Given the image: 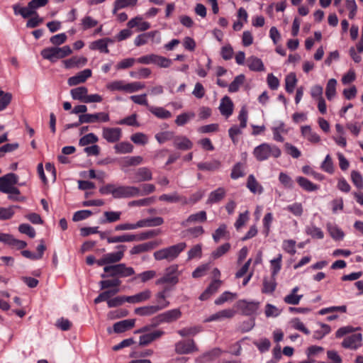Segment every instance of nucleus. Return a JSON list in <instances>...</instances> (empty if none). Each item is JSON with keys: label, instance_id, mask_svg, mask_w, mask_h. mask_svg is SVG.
I'll return each mask as SVG.
<instances>
[{"label": "nucleus", "instance_id": "ddd939ff", "mask_svg": "<svg viewBox=\"0 0 363 363\" xmlns=\"http://www.w3.org/2000/svg\"><path fill=\"white\" fill-rule=\"evenodd\" d=\"M171 288L169 286H164L162 290L155 294V301L157 304L155 305L159 308V310H163L169 306V301H167L169 296V292Z\"/></svg>", "mask_w": 363, "mask_h": 363}, {"label": "nucleus", "instance_id": "7ed1b4c3", "mask_svg": "<svg viewBox=\"0 0 363 363\" xmlns=\"http://www.w3.org/2000/svg\"><path fill=\"white\" fill-rule=\"evenodd\" d=\"M252 154L257 161L262 162L271 157L274 158L279 157L281 151L275 145L263 143L254 148Z\"/></svg>", "mask_w": 363, "mask_h": 363}, {"label": "nucleus", "instance_id": "e433bc0d", "mask_svg": "<svg viewBox=\"0 0 363 363\" xmlns=\"http://www.w3.org/2000/svg\"><path fill=\"white\" fill-rule=\"evenodd\" d=\"M296 182L298 185L306 191H314L319 189V186L317 184L312 183L308 179L303 177H298L296 178Z\"/></svg>", "mask_w": 363, "mask_h": 363}, {"label": "nucleus", "instance_id": "e2e57ef3", "mask_svg": "<svg viewBox=\"0 0 363 363\" xmlns=\"http://www.w3.org/2000/svg\"><path fill=\"white\" fill-rule=\"evenodd\" d=\"M328 229L330 236L333 239L340 240L344 238L345 234L343 231L337 226L329 225Z\"/></svg>", "mask_w": 363, "mask_h": 363}, {"label": "nucleus", "instance_id": "864d4df0", "mask_svg": "<svg viewBox=\"0 0 363 363\" xmlns=\"http://www.w3.org/2000/svg\"><path fill=\"white\" fill-rule=\"evenodd\" d=\"M105 220L102 223H113L118 221L121 218V212L120 211H105L104 213Z\"/></svg>", "mask_w": 363, "mask_h": 363}, {"label": "nucleus", "instance_id": "09e8293b", "mask_svg": "<svg viewBox=\"0 0 363 363\" xmlns=\"http://www.w3.org/2000/svg\"><path fill=\"white\" fill-rule=\"evenodd\" d=\"M201 331V327L200 326H192L189 328H184L177 331L182 337L194 336Z\"/></svg>", "mask_w": 363, "mask_h": 363}, {"label": "nucleus", "instance_id": "6e6d98bb", "mask_svg": "<svg viewBox=\"0 0 363 363\" xmlns=\"http://www.w3.org/2000/svg\"><path fill=\"white\" fill-rule=\"evenodd\" d=\"M118 125H127L129 126H139V123L137 121V114L133 113L126 118H124L116 123Z\"/></svg>", "mask_w": 363, "mask_h": 363}, {"label": "nucleus", "instance_id": "cd10ccee", "mask_svg": "<svg viewBox=\"0 0 363 363\" xmlns=\"http://www.w3.org/2000/svg\"><path fill=\"white\" fill-rule=\"evenodd\" d=\"M303 136L312 143H318L320 140V136L312 130L311 126L305 125L301 128Z\"/></svg>", "mask_w": 363, "mask_h": 363}, {"label": "nucleus", "instance_id": "4d7b16f0", "mask_svg": "<svg viewBox=\"0 0 363 363\" xmlns=\"http://www.w3.org/2000/svg\"><path fill=\"white\" fill-rule=\"evenodd\" d=\"M320 168L325 172L333 174L334 172V164L330 155H327L323 161Z\"/></svg>", "mask_w": 363, "mask_h": 363}, {"label": "nucleus", "instance_id": "4be33fe9", "mask_svg": "<svg viewBox=\"0 0 363 363\" xmlns=\"http://www.w3.org/2000/svg\"><path fill=\"white\" fill-rule=\"evenodd\" d=\"M134 179L135 182L150 181L152 179V174L147 167H140L135 171Z\"/></svg>", "mask_w": 363, "mask_h": 363}, {"label": "nucleus", "instance_id": "bf43d9fd", "mask_svg": "<svg viewBox=\"0 0 363 363\" xmlns=\"http://www.w3.org/2000/svg\"><path fill=\"white\" fill-rule=\"evenodd\" d=\"M121 281L116 278L113 279L102 280L99 282V286L101 289H106L110 287H118L121 285Z\"/></svg>", "mask_w": 363, "mask_h": 363}, {"label": "nucleus", "instance_id": "20e7f679", "mask_svg": "<svg viewBox=\"0 0 363 363\" xmlns=\"http://www.w3.org/2000/svg\"><path fill=\"white\" fill-rule=\"evenodd\" d=\"M72 52V49L69 45H65L62 48L50 47L45 48L41 51L40 54L44 59L54 62L58 59L64 58L69 55Z\"/></svg>", "mask_w": 363, "mask_h": 363}, {"label": "nucleus", "instance_id": "0e129e2a", "mask_svg": "<svg viewBox=\"0 0 363 363\" xmlns=\"http://www.w3.org/2000/svg\"><path fill=\"white\" fill-rule=\"evenodd\" d=\"M130 140L137 145H144L148 143V137L143 133L133 134Z\"/></svg>", "mask_w": 363, "mask_h": 363}, {"label": "nucleus", "instance_id": "774afa93", "mask_svg": "<svg viewBox=\"0 0 363 363\" xmlns=\"http://www.w3.org/2000/svg\"><path fill=\"white\" fill-rule=\"evenodd\" d=\"M245 175L243 172V165L241 163H237L233 168L230 177L233 179H237Z\"/></svg>", "mask_w": 363, "mask_h": 363}, {"label": "nucleus", "instance_id": "1a4fd4ad", "mask_svg": "<svg viewBox=\"0 0 363 363\" xmlns=\"http://www.w3.org/2000/svg\"><path fill=\"white\" fill-rule=\"evenodd\" d=\"M174 350L179 354H191L199 350L194 340L189 339L177 342L174 345Z\"/></svg>", "mask_w": 363, "mask_h": 363}, {"label": "nucleus", "instance_id": "a19ab883", "mask_svg": "<svg viewBox=\"0 0 363 363\" xmlns=\"http://www.w3.org/2000/svg\"><path fill=\"white\" fill-rule=\"evenodd\" d=\"M119 292V289H113L111 290L105 291L101 293L95 299L94 303L97 304L102 301H107L110 300V298L118 294Z\"/></svg>", "mask_w": 363, "mask_h": 363}, {"label": "nucleus", "instance_id": "13d9d810", "mask_svg": "<svg viewBox=\"0 0 363 363\" xmlns=\"http://www.w3.org/2000/svg\"><path fill=\"white\" fill-rule=\"evenodd\" d=\"M110 91H122L125 92V82L123 80L113 81L106 85Z\"/></svg>", "mask_w": 363, "mask_h": 363}, {"label": "nucleus", "instance_id": "423d86ee", "mask_svg": "<svg viewBox=\"0 0 363 363\" xmlns=\"http://www.w3.org/2000/svg\"><path fill=\"white\" fill-rule=\"evenodd\" d=\"M137 61L145 65L154 64L160 68H168L172 64V60L155 54L142 56Z\"/></svg>", "mask_w": 363, "mask_h": 363}, {"label": "nucleus", "instance_id": "f257e3e1", "mask_svg": "<svg viewBox=\"0 0 363 363\" xmlns=\"http://www.w3.org/2000/svg\"><path fill=\"white\" fill-rule=\"evenodd\" d=\"M18 182V177L13 173H9L0 177V191L9 194V199L18 201L20 191L15 185Z\"/></svg>", "mask_w": 363, "mask_h": 363}, {"label": "nucleus", "instance_id": "bb28decb", "mask_svg": "<svg viewBox=\"0 0 363 363\" xmlns=\"http://www.w3.org/2000/svg\"><path fill=\"white\" fill-rule=\"evenodd\" d=\"M128 26L130 28L138 27V30L145 31L150 28V24L148 22L143 21L141 17L137 16L128 21Z\"/></svg>", "mask_w": 363, "mask_h": 363}, {"label": "nucleus", "instance_id": "0eeeda50", "mask_svg": "<svg viewBox=\"0 0 363 363\" xmlns=\"http://www.w3.org/2000/svg\"><path fill=\"white\" fill-rule=\"evenodd\" d=\"M179 267L177 264H172L168 267L165 269L164 274L158 279L155 284L157 285H161L164 284H169L173 286L176 285L179 282Z\"/></svg>", "mask_w": 363, "mask_h": 363}, {"label": "nucleus", "instance_id": "37998d69", "mask_svg": "<svg viewBox=\"0 0 363 363\" xmlns=\"http://www.w3.org/2000/svg\"><path fill=\"white\" fill-rule=\"evenodd\" d=\"M155 138L160 144H163L174 138V133L173 131H162L157 133Z\"/></svg>", "mask_w": 363, "mask_h": 363}, {"label": "nucleus", "instance_id": "c756f323", "mask_svg": "<svg viewBox=\"0 0 363 363\" xmlns=\"http://www.w3.org/2000/svg\"><path fill=\"white\" fill-rule=\"evenodd\" d=\"M299 290L298 286H295L292 289L290 294L286 296L284 301L286 303L289 305H297L303 298V295H298L297 292Z\"/></svg>", "mask_w": 363, "mask_h": 363}, {"label": "nucleus", "instance_id": "b1692460", "mask_svg": "<svg viewBox=\"0 0 363 363\" xmlns=\"http://www.w3.org/2000/svg\"><path fill=\"white\" fill-rule=\"evenodd\" d=\"M135 323V319H126L116 323L113 325V330L116 333H121L134 327Z\"/></svg>", "mask_w": 363, "mask_h": 363}, {"label": "nucleus", "instance_id": "f704fd0d", "mask_svg": "<svg viewBox=\"0 0 363 363\" xmlns=\"http://www.w3.org/2000/svg\"><path fill=\"white\" fill-rule=\"evenodd\" d=\"M247 187L253 194H262L263 187L256 180L254 175L250 174L247 178Z\"/></svg>", "mask_w": 363, "mask_h": 363}, {"label": "nucleus", "instance_id": "8fccbe9b", "mask_svg": "<svg viewBox=\"0 0 363 363\" xmlns=\"http://www.w3.org/2000/svg\"><path fill=\"white\" fill-rule=\"evenodd\" d=\"M336 85H337L336 79H330L328 80L327 86H326V90H325V95L328 100H331L335 96Z\"/></svg>", "mask_w": 363, "mask_h": 363}, {"label": "nucleus", "instance_id": "f03ea898", "mask_svg": "<svg viewBox=\"0 0 363 363\" xmlns=\"http://www.w3.org/2000/svg\"><path fill=\"white\" fill-rule=\"evenodd\" d=\"M186 247V242H182L176 245L162 248L153 253V257L157 261L166 260L171 262L175 260L180 253Z\"/></svg>", "mask_w": 363, "mask_h": 363}, {"label": "nucleus", "instance_id": "79ce46f5", "mask_svg": "<svg viewBox=\"0 0 363 363\" xmlns=\"http://www.w3.org/2000/svg\"><path fill=\"white\" fill-rule=\"evenodd\" d=\"M194 117L195 113L194 112L182 113L177 116L175 119V123L178 126H183Z\"/></svg>", "mask_w": 363, "mask_h": 363}, {"label": "nucleus", "instance_id": "4468645a", "mask_svg": "<svg viewBox=\"0 0 363 363\" xmlns=\"http://www.w3.org/2000/svg\"><path fill=\"white\" fill-rule=\"evenodd\" d=\"M362 335L361 333L351 335L344 339L342 346L350 350H357L362 345Z\"/></svg>", "mask_w": 363, "mask_h": 363}, {"label": "nucleus", "instance_id": "473e14b6", "mask_svg": "<svg viewBox=\"0 0 363 363\" xmlns=\"http://www.w3.org/2000/svg\"><path fill=\"white\" fill-rule=\"evenodd\" d=\"M225 194L226 191L224 188H218L209 194L207 203H214L220 201L225 197Z\"/></svg>", "mask_w": 363, "mask_h": 363}, {"label": "nucleus", "instance_id": "9d476101", "mask_svg": "<svg viewBox=\"0 0 363 363\" xmlns=\"http://www.w3.org/2000/svg\"><path fill=\"white\" fill-rule=\"evenodd\" d=\"M181 316V311L178 308H174L160 313L156 316L153 320L155 321V325H159L163 323H171L175 321L180 318Z\"/></svg>", "mask_w": 363, "mask_h": 363}, {"label": "nucleus", "instance_id": "ea45409f", "mask_svg": "<svg viewBox=\"0 0 363 363\" xmlns=\"http://www.w3.org/2000/svg\"><path fill=\"white\" fill-rule=\"evenodd\" d=\"M143 159L141 156L125 157L123 158L121 166L123 167L137 166L142 164Z\"/></svg>", "mask_w": 363, "mask_h": 363}, {"label": "nucleus", "instance_id": "6ab92c4d", "mask_svg": "<svg viewBox=\"0 0 363 363\" xmlns=\"http://www.w3.org/2000/svg\"><path fill=\"white\" fill-rule=\"evenodd\" d=\"M116 248L119 250L118 252L105 254L108 265H112L111 264L118 263L123 259L124 256V251L125 250V246L118 245Z\"/></svg>", "mask_w": 363, "mask_h": 363}, {"label": "nucleus", "instance_id": "c03bdc74", "mask_svg": "<svg viewBox=\"0 0 363 363\" xmlns=\"http://www.w3.org/2000/svg\"><path fill=\"white\" fill-rule=\"evenodd\" d=\"M115 152L117 154L130 153L133 150V146L128 142H121L114 146Z\"/></svg>", "mask_w": 363, "mask_h": 363}, {"label": "nucleus", "instance_id": "2f4dec72", "mask_svg": "<svg viewBox=\"0 0 363 363\" xmlns=\"http://www.w3.org/2000/svg\"><path fill=\"white\" fill-rule=\"evenodd\" d=\"M112 42L109 38L99 39L90 44L91 50H99L101 52L108 53V43Z\"/></svg>", "mask_w": 363, "mask_h": 363}, {"label": "nucleus", "instance_id": "4c0bfd02", "mask_svg": "<svg viewBox=\"0 0 363 363\" xmlns=\"http://www.w3.org/2000/svg\"><path fill=\"white\" fill-rule=\"evenodd\" d=\"M163 223L164 220L161 217H155L139 220L140 228L159 226Z\"/></svg>", "mask_w": 363, "mask_h": 363}, {"label": "nucleus", "instance_id": "f8f14e48", "mask_svg": "<svg viewBox=\"0 0 363 363\" xmlns=\"http://www.w3.org/2000/svg\"><path fill=\"white\" fill-rule=\"evenodd\" d=\"M122 136L121 129L119 128H103L102 137L108 143H114L120 140Z\"/></svg>", "mask_w": 363, "mask_h": 363}, {"label": "nucleus", "instance_id": "a878e982", "mask_svg": "<svg viewBox=\"0 0 363 363\" xmlns=\"http://www.w3.org/2000/svg\"><path fill=\"white\" fill-rule=\"evenodd\" d=\"M88 89L85 86H79L71 89L70 94L73 99L85 103Z\"/></svg>", "mask_w": 363, "mask_h": 363}, {"label": "nucleus", "instance_id": "338daca9", "mask_svg": "<svg viewBox=\"0 0 363 363\" xmlns=\"http://www.w3.org/2000/svg\"><path fill=\"white\" fill-rule=\"evenodd\" d=\"M230 249V244L228 242L225 243V244L220 245V247H218L216 250H214L212 252V257L214 259H218V258L220 257L221 256H223V255H225L226 252H228Z\"/></svg>", "mask_w": 363, "mask_h": 363}, {"label": "nucleus", "instance_id": "c9c22d12", "mask_svg": "<svg viewBox=\"0 0 363 363\" xmlns=\"http://www.w3.org/2000/svg\"><path fill=\"white\" fill-rule=\"evenodd\" d=\"M148 110L153 115L160 119H167L172 117V113L168 110L159 106H148Z\"/></svg>", "mask_w": 363, "mask_h": 363}, {"label": "nucleus", "instance_id": "69168bd1", "mask_svg": "<svg viewBox=\"0 0 363 363\" xmlns=\"http://www.w3.org/2000/svg\"><path fill=\"white\" fill-rule=\"evenodd\" d=\"M145 88V84L139 82L125 83V92L134 93Z\"/></svg>", "mask_w": 363, "mask_h": 363}, {"label": "nucleus", "instance_id": "58836bf2", "mask_svg": "<svg viewBox=\"0 0 363 363\" xmlns=\"http://www.w3.org/2000/svg\"><path fill=\"white\" fill-rule=\"evenodd\" d=\"M155 244L153 242H145L134 246L130 251L131 255H137L144 252L149 251L155 247Z\"/></svg>", "mask_w": 363, "mask_h": 363}, {"label": "nucleus", "instance_id": "a211bd4d", "mask_svg": "<svg viewBox=\"0 0 363 363\" xmlns=\"http://www.w3.org/2000/svg\"><path fill=\"white\" fill-rule=\"evenodd\" d=\"M206 220V212L201 211L196 213L191 214L186 220L182 222L181 225L184 227H186L192 223H204Z\"/></svg>", "mask_w": 363, "mask_h": 363}, {"label": "nucleus", "instance_id": "3c124183", "mask_svg": "<svg viewBox=\"0 0 363 363\" xmlns=\"http://www.w3.org/2000/svg\"><path fill=\"white\" fill-rule=\"evenodd\" d=\"M306 233L313 238L323 239L324 237V233L321 229L314 225L307 226L306 228Z\"/></svg>", "mask_w": 363, "mask_h": 363}, {"label": "nucleus", "instance_id": "603ef678", "mask_svg": "<svg viewBox=\"0 0 363 363\" xmlns=\"http://www.w3.org/2000/svg\"><path fill=\"white\" fill-rule=\"evenodd\" d=\"M282 255L279 254L277 257L270 261L272 267V277H275L281 267Z\"/></svg>", "mask_w": 363, "mask_h": 363}, {"label": "nucleus", "instance_id": "9b49d317", "mask_svg": "<svg viewBox=\"0 0 363 363\" xmlns=\"http://www.w3.org/2000/svg\"><path fill=\"white\" fill-rule=\"evenodd\" d=\"M109 120V114L106 112H98L94 113H85L80 115V122L84 123L108 122Z\"/></svg>", "mask_w": 363, "mask_h": 363}, {"label": "nucleus", "instance_id": "412c9836", "mask_svg": "<svg viewBox=\"0 0 363 363\" xmlns=\"http://www.w3.org/2000/svg\"><path fill=\"white\" fill-rule=\"evenodd\" d=\"M219 110L220 113L228 118L233 113V104L228 96H225L221 99Z\"/></svg>", "mask_w": 363, "mask_h": 363}, {"label": "nucleus", "instance_id": "2eb2a0df", "mask_svg": "<svg viewBox=\"0 0 363 363\" xmlns=\"http://www.w3.org/2000/svg\"><path fill=\"white\" fill-rule=\"evenodd\" d=\"M237 306L242 313L246 315L254 314L259 308V303L255 301L247 302L245 300L238 301Z\"/></svg>", "mask_w": 363, "mask_h": 363}, {"label": "nucleus", "instance_id": "72a5a7b5", "mask_svg": "<svg viewBox=\"0 0 363 363\" xmlns=\"http://www.w3.org/2000/svg\"><path fill=\"white\" fill-rule=\"evenodd\" d=\"M137 239L138 235L130 234H124L122 235L106 238L107 242L110 244L117 242H133L135 241Z\"/></svg>", "mask_w": 363, "mask_h": 363}, {"label": "nucleus", "instance_id": "052dcab7", "mask_svg": "<svg viewBox=\"0 0 363 363\" xmlns=\"http://www.w3.org/2000/svg\"><path fill=\"white\" fill-rule=\"evenodd\" d=\"M245 81V76L243 74H240L237 76L234 80L230 84L228 87V91L230 92H236L241 84H243Z\"/></svg>", "mask_w": 363, "mask_h": 363}, {"label": "nucleus", "instance_id": "7c9ffc66", "mask_svg": "<svg viewBox=\"0 0 363 363\" xmlns=\"http://www.w3.org/2000/svg\"><path fill=\"white\" fill-rule=\"evenodd\" d=\"M247 65L249 69L252 71L262 72L264 70V66L262 61L255 56H251L247 59Z\"/></svg>", "mask_w": 363, "mask_h": 363}, {"label": "nucleus", "instance_id": "dca6fc26", "mask_svg": "<svg viewBox=\"0 0 363 363\" xmlns=\"http://www.w3.org/2000/svg\"><path fill=\"white\" fill-rule=\"evenodd\" d=\"M152 296V291L146 289L133 296H127L126 302L133 304L140 303L148 301Z\"/></svg>", "mask_w": 363, "mask_h": 363}, {"label": "nucleus", "instance_id": "393cba45", "mask_svg": "<svg viewBox=\"0 0 363 363\" xmlns=\"http://www.w3.org/2000/svg\"><path fill=\"white\" fill-rule=\"evenodd\" d=\"M174 146L179 150H187L192 147L193 143L185 136H176L174 138Z\"/></svg>", "mask_w": 363, "mask_h": 363}, {"label": "nucleus", "instance_id": "aec40b11", "mask_svg": "<svg viewBox=\"0 0 363 363\" xmlns=\"http://www.w3.org/2000/svg\"><path fill=\"white\" fill-rule=\"evenodd\" d=\"M235 312L234 310L228 308L220 311L205 320V322H211L222 320L225 318H231L234 316Z\"/></svg>", "mask_w": 363, "mask_h": 363}, {"label": "nucleus", "instance_id": "680f3d73", "mask_svg": "<svg viewBox=\"0 0 363 363\" xmlns=\"http://www.w3.org/2000/svg\"><path fill=\"white\" fill-rule=\"evenodd\" d=\"M18 208L16 206H11L8 208L0 207V220L10 219L14 215V208Z\"/></svg>", "mask_w": 363, "mask_h": 363}, {"label": "nucleus", "instance_id": "5fc2aeb1", "mask_svg": "<svg viewBox=\"0 0 363 363\" xmlns=\"http://www.w3.org/2000/svg\"><path fill=\"white\" fill-rule=\"evenodd\" d=\"M236 297V294H233L230 291H225L215 300L214 303L216 305H222L225 302L233 300Z\"/></svg>", "mask_w": 363, "mask_h": 363}, {"label": "nucleus", "instance_id": "6e6552de", "mask_svg": "<svg viewBox=\"0 0 363 363\" xmlns=\"http://www.w3.org/2000/svg\"><path fill=\"white\" fill-rule=\"evenodd\" d=\"M140 189L134 186L116 185L114 199H125L138 196Z\"/></svg>", "mask_w": 363, "mask_h": 363}, {"label": "nucleus", "instance_id": "c85d7f7f", "mask_svg": "<svg viewBox=\"0 0 363 363\" xmlns=\"http://www.w3.org/2000/svg\"><path fill=\"white\" fill-rule=\"evenodd\" d=\"M160 311L155 305L145 306L135 308L134 313L140 316H150Z\"/></svg>", "mask_w": 363, "mask_h": 363}, {"label": "nucleus", "instance_id": "39448f33", "mask_svg": "<svg viewBox=\"0 0 363 363\" xmlns=\"http://www.w3.org/2000/svg\"><path fill=\"white\" fill-rule=\"evenodd\" d=\"M104 272L111 277L125 278L135 274V270L131 267H127L124 263L107 265L104 267Z\"/></svg>", "mask_w": 363, "mask_h": 363}, {"label": "nucleus", "instance_id": "a18cd8bd", "mask_svg": "<svg viewBox=\"0 0 363 363\" xmlns=\"http://www.w3.org/2000/svg\"><path fill=\"white\" fill-rule=\"evenodd\" d=\"M220 163L218 160H213L207 162H200L197 167L201 170L215 171L219 169Z\"/></svg>", "mask_w": 363, "mask_h": 363}, {"label": "nucleus", "instance_id": "49530a36", "mask_svg": "<svg viewBox=\"0 0 363 363\" xmlns=\"http://www.w3.org/2000/svg\"><path fill=\"white\" fill-rule=\"evenodd\" d=\"M297 83V79L295 73L289 74L285 78L286 90L289 93H292Z\"/></svg>", "mask_w": 363, "mask_h": 363}, {"label": "nucleus", "instance_id": "5701e85b", "mask_svg": "<svg viewBox=\"0 0 363 363\" xmlns=\"http://www.w3.org/2000/svg\"><path fill=\"white\" fill-rule=\"evenodd\" d=\"M64 65L65 68L71 69L74 67H82L87 62V59L85 57L74 56L68 60H65Z\"/></svg>", "mask_w": 363, "mask_h": 363}, {"label": "nucleus", "instance_id": "f3484780", "mask_svg": "<svg viewBox=\"0 0 363 363\" xmlns=\"http://www.w3.org/2000/svg\"><path fill=\"white\" fill-rule=\"evenodd\" d=\"M91 70L89 69H84L79 72L76 75L71 77L68 79L67 83L69 86H76L77 84L84 83L88 78L91 76Z\"/></svg>", "mask_w": 363, "mask_h": 363}, {"label": "nucleus", "instance_id": "de8ad7c7", "mask_svg": "<svg viewBox=\"0 0 363 363\" xmlns=\"http://www.w3.org/2000/svg\"><path fill=\"white\" fill-rule=\"evenodd\" d=\"M277 286L276 279L275 277H272V278L268 280L267 278H264L263 280V288L262 293L269 294L274 291Z\"/></svg>", "mask_w": 363, "mask_h": 363}]
</instances>
